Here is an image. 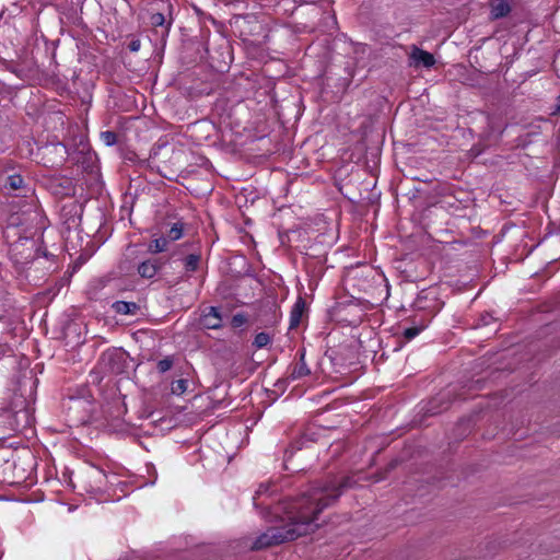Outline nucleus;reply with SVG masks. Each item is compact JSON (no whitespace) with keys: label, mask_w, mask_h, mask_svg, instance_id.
<instances>
[{"label":"nucleus","mask_w":560,"mask_h":560,"mask_svg":"<svg viewBox=\"0 0 560 560\" xmlns=\"http://www.w3.org/2000/svg\"><path fill=\"white\" fill-rule=\"evenodd\" d=\"M348 486V480L342 483L329 481L313 486L298 499L282 502L277 505V513L283 512L281 521L283 526L270 527L256 538L252 549H264L294 540L301 536L311 534L318 528V515L340 495V488Z\"/></svg>","instance_id":"1"},{"label":"nucleus","mask_w":560,"mask_h":560,"mask_svg":"<svg viewBox=\"0 0 560 560\" xmlns=\"http://www.w3.org/2000/svg\"><path fill=\"white\" fill-rule=\"evenodd\" d=\"M0 190L5 195L25 198L27 209L23 213L33 212L35 217L38 215L34 189L8 163H0Z\"/></svg>","instance_id":"2"},{"label":"nucleus","mask_w":560,"mask_h":560,"mask_svg":"<svg viewBox=\"0 0 560 560\" xmlns=\"http://www.w3.org/2000/svg\"><path fill=\"white\" fill-rule=\"evenodd\" d=\"M83 481L85 483L86 491L98 493L105 491L107 476L102 469L97 467H90L84 475Z\"/></svg>","instance_id":"3"},{"label":"nucleus","mask_w":560,"mask_h":560,"mask_svg":"<svg viewBox=\"0 0 560 560\" xmlns=\"http://www.w3.org/2000/svg\"><path fill=\"white\" fill-rule=\"evenodd\" d=\"M200 324L207 329L220 328L222 326V318L219 308L215 306L208 307L200 318Z\"/></svg>","instance_id":"4"},{"label":"nucleus","mask_w":560,"mask_h":560,"mask_svg":"<svg viewBox=\"0 0 560 560\" xmlns=\"http://www.w3.org/2000/svg\"><path fill=\"white\" fill-rule=\"evenodd\" d=\"M410 58L416 67L423 66L431 68L435 63V58L431 52L422 50L416 46L412 47Z\"/></svg>","instance_id":"5"},{"label":"nucleus","mask_w":560,"mask_h":560,"mask_svg":"<svg viewBox=\"0 0 560 560\" xmlns=\"http://www.w3.org/2000/svg\"><path fill=\"white\" fill-rule=\"evenodd\" d=\"M161 268L156 259H148L138 266V273L145 279H152Z\"/></svg>","instance_id":"6"},{"label":"nucleus","mask_w":560,"mask_h":560,"mask_svg":"<svg viewBox=\"0 0 560 560\" xmlns=\"http://www.w3.org/2000/svg\"><path fill=\"white\" fill-rule=\"evenodd\" d=\"M490 9L491 18L494 20L506 16L511 11V7L508 0H492L490 3Z\"/></svg>","instance_id":"7"},{"label":"nucleus","mask_w":560,"mask_h":560,"mask_svg":"<svg viewBox=\"0 0 560 560\" xmlns=\"http://www.w3.org/2000/svg\"><path fill=\"white\" fill-rule=\"evenodd\" d=\"M304 310L305 302L303 299L299 298L290 313V328H295L299 326Z\"/></svg>","instance_id":"8"},{"label":"nucleus","mask_w":560,"mask_h":560,"mask_svg":"<svg viewBox=\"0 0 560 560\" xmlns=\"http://www.w3.org/2000/svg\"><path fill=\"white\" fill-rule=\"evenodd\" d=\"M112 307L117 314L121 315H135L139 310L138 304L126 301H116Z\"/></svg>","instance_id":"9"},{"label":"nucleus","mask_w":560,"mask_h":560,"mask_svg":"<svg viewBox=\"0 0 560 560\" xmlns=\"http://www.w3.org/2000/svg\"><path fill=\"white\" fill-rule=\"evenodd\" d=\"M304 357H305L304 352H301L300 361H299V363H296L293 366L292 372L290 374L291 380L295 381V380L302 378L311 373L310 369L307 368V365L304 361Z\"/></svg>","instance_id":"10"},{"label":"nucleus","mask_w":560,"mask_h":560,"mask_svg":"<svg viewBox=\"0 0 560 560\" xmlns=\"http://www.w3.org/2000/svg\"><path fill=\"white\" fill-rule=\"evenodd\" d=\"M167 246H168V240L166 237H159V238H154L149 244L148 249L152 254H158V253L165 252L167 249Z\"/></svg>","instance_id":"11"},{"label":"nucleus","mask_w":560,"mask_h":560,"mask_svg":"<svg viewBox=\"0 0 560 560\" xmlns=\"http://www.w3.org/2000/svg\"><path fill=\"white\" fill-rule=\"evenodd\" d=\"M188 388V381L185 378H179L171 384V393L176 396L183 395Z\"/></svg>","instance_id":"12"},{"label":"nucleus","mask_w":560,"mask_h":560,"mask_svg":"<svg viewBox=\"0 0 560 560\" xmlns=\"http://www.w3.org/2000/svg\"><path fill=\"white\" fill-rule=\"evenodd\" d=\"M199 262H200V255L190 254L185 258L184 266L187 271H195V270H197Z\"/></svg>","instance_id":"13"},{"label":"nucleus","mask_w":560,"mask_h":560,"mask_svg":"<svg viewBox=\"0 0 560 560\" xmlns=\"http://www.w3.org/2000/svg\"><path fill=\"white\" fill-rule=\"evenodd\" d=\"M271 341V337L268 332H258L256 336H255V339H254V342H253V346L257 349H261L266 346H268Z\"/></svg>","instance_id":"14"},{"label":"nucleus","mask_w":560,"mask_h":560,"mask_svg":"<svg viewBox=\"0 0 560 560\" xmlns=\"http://www.w3.org/2000/svg\"><path fill=\"white\" fill-rule=\"evenodd\" d=\"M424 328V325L409 327L404 330L402 335L407 341H410L411 339L417 337Z\"/></svg>","instance_id":"15"},{"label":"nucleus","mask_w":560,"mask_h":560,"mask_svg":"<svg viewBox=\"0 0 560 560\" xmlns=\"http://www.w3.org/2000/svg\"><path fill=\"white\" fill-rule=\"evenodd\" d=\"M167 236L171 241L179 240L183 236V224L182 223L173 224V226L168 231Z\"/></svg>","instance_id":"16"},{"label":"nucleus","mask_w":560,"mask_h":560,"mask_svg":"<svg viewBox=\"0 0 560 560\" xmlns=\"http://www.w3.org/2000/svg\"><path fill=\"white\" fill-rule=\"evenodd\" d=\"M101 139L106 145L110 147L117 142V135L114 131H103Z\"/></svg>","instance_id":"17"},{"label":"nucleus","mask_w":560,"mask_h":560,"mask_svg":"<svg viewBox=\"0 0 560 560\" xmlns=\"http://www.w3.org/2000/svg\"><path fill=\"white\" fill-rule=\"evenodd\" d=\"M158 366V370L160 373H165L167 372L168 370L172 369L173 366V359L167 357V358H164L162 360H160L156 364Z\"/></svg>","instance_id":"18"},{"label":"nucleus","mask_w":560,"mask_h":560,"mask_svg":"<svg viewBox=\"0 0 560 560\" xmlns=\"http://www.w3.org/2000/svg\"><path fill=\"white\" fill-rule=\"evenodd\" d=\"M268 491H269V485L261 483V485L258 487V489L256 490L255 495H254V498H253L254 505H255L256 508H258V506H259V504H260V503L258 502V500H259L264 494H266Z\"/></svg>","instance_id":"19"},{"label":"nucleus","mask_w":560,"mask_h":560,"mask_svg":"<svg viewBox=\"0 0 560 560\" xmlns=\"http://www.w3.org/2000/svg\"><path fill=\"white\" fill-rule=\"evenodd\" d=\"M150 23L153 26H164L166 23L164 14L160 12L151 14Z\"/></svg>","instance_id":"20"},{"label":"nucleus","mask_w":560,"mask_h":560,"mask_svg":"<svg viewBox=\"0 0 560 560\" xmlns=\"http://www.w3.org/2000/svg\"><path fill=\"white\" fill-rule=\"evenodd\" d=\"M246 323V316L244 314H235L232 318V325L240 327Z\"/></svg>","instance_id":"21"},{"label":"nucleus","mask_w":560,"mask_h":560,"mask_svg":"<svg viewBox=\"0 0 560 560\" xmlns=\"http://www.w3.org/2000/svg\"><path fill=\"white\" fill-rule=\"evenodd\" d=\"M139 46H140L139 42H132L130 45V48H131V50L136 51L139 49Z\"/></svg>","instance_id":"22"},{"label":"nucleus","mask_w":560,"mask_h":560,"mask_svg":"<svg viewBox=\"0 0 560 560\" xmlns=\"http://www.w3.org/2000/svg\"><path fill=\"white\" fill-rule=\"evenodd\" d=\"M12 224H18V222L12 218Z\"/></svg>","instance_id":"23"}]
</instances>
